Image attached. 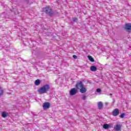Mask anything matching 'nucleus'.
Here are the masks:
<instances>
[{
	"instance_id": "obj_1",
	"label": "nucleus",
	"mask_w": 131,
	"mask_h": 131,
	"mask_svg": "<svg viewBox=\"0 0 131 131\" xmlns=\"http://www.w3.org/2000/svg\"><path fill=\"white\" fill-rule=\"evenodd\" d=\"M50 86L49 84H45L38 90V92L40 95H42V94L47 93V92L50 91Z\"/></svg>"
},
{
	"instance_id": "obj_2",
	"label": "nucleus",
	"mask_w": 131,
	"mask_h": 131,
	"mask_svg": "<svg viewBox=\"0 0 131 131\" xmlns=\"http://www.w3.org/2000/svg\"><path fill=\"white\" fill-rule=\"evenodd\" d=\"M45 13L49 16H53V9L50 6H47L45 8Z\"/></svg>"
},
{
	"instance_id": "obj_3",
	"label": "nucleus",
	"mask_w": 131,
	"mask_h": 131,
	"mask_svg": "<svg viewBox=\"0 0 131 131\" xmlns=\"http://www.w3.org/2000/svg\"><path fill=\"white\" fill-rule=\"evenodd\" d=\"M124 29L127 31V32H131V24L128 23L125 24L124 25Z\"/></svg>"
},
{
	"instance_id": "obj_4",
	"label": "nucleus",
	"mask_w": 131,
	"mask_h": 131,
	"mask_svg": "<svg viewBox=\"0 0 131 131\" xmlns=\"http://www.w3.org/2000/svg\"><path fill=\"white\" fill-rule=\"evenodd\" d=\"M83 86V83H82V81H81L78 82L75 85V87L76 88L77 90H80Z\"/></svg>"
},
{
	"instance_id": "obj_5",
	"label": "nucleus",
	"mask_w": 131,
	"mask_h": 131,
	"mask_svg": "<svg viewBox=\"0 0 131 131\" xmlns=\"http://www.w3.org/2000/svg\"><path fill=\"white\" fill-rule=\"evenodd\" d=\"M78 93V91L77 90L76 88H73L71 89L70 91V96H74V95H76Z\"/></svg>"
},
{
	"instance_id": "obj_6",
	"label": "nucleus",
	"mask_w": 131,
	"mask_h": 131,
	"mask_svg": "<svg viewBox=\"0 0 131 131\" xmlns=\"http://www.w3.org/2000/svg\"><path fill=\"white\" fill-rule=\"evenodd\" d=\"M120 129H121V125L117 124L114 126V130H115V131H120Z\"/></svg>"
},
{
	"instance_id": "obj_7",
	"label": "nucleus",
	"mask_w": 131,
	"mask_h": 131,
	"mask_svg": "<svg viewBox=\"0 0 131 131\" xmlns=\"http://www.w3.org/2000/svg\"><path fill=\"white\" fill-rule=\"evenodd\" d=\"M119 114V110L118 108L114 109V111H113V114L112 115L113 116H117Z\"/></svg>"
},
{
	"instance_id": "obj_8",
	"label": "nucleus",
	"mask_w": 131,
	"mask_h": 131,
	"mask_svg": "<svg viewBox=\"0 0 131 131\" xmlns=\"http://www.w3.org/2000/svg\"><path fill=\"white\" fill-rule=\"evenodd\" d=\"M50 106H51V104L48 102H45L43 104V109H49V108H50Z\"/></svg>"
},
{
	"instance_id": "obj_9",
	"label": "nucleus",
	"mask_w": 131,
	"mask_h": 131,
	"mask_svg": "<svg viewBox=\"0 0 131 131\" xmlns=\"http://www.w3.org/2000/svg\"><path fill=\"white\" fill-rule=\"evenodd\" d=\"M86 88L83 87V86L80 89V92L81 93V94L86 93Z\"/></svg>"
},
{
	"instance_id": "obj_10",
	"label": "nucleus",
	"mask_w": 131,
	"mask_h": 131,
	"mask_svg": "<svg viewBox=\"0 0 131 131\" xmlns=\"http://www.w3.org/2000/svg\"><path fill=\"white\" fill-rule=\"evenodd\" d=\"M98 108L100 110H101V109H102V108H103V103L101 101L98 102Z\"/></svg>"
},
{
	"instance_id": "obj_11",
	"label": "nucleus",
	"mask_w": 131,
	"mask_h": 131,
	"mask_svg": "<svg viewBox=\"0 0 131 131\" xmlns=\"http://www.w3.org/2000/svg\"><path fill=\"white\" fill-rule=\"evenodd\" d=\"M2 116L4 118H6V117H8V113H7L6 112H3L2 114Z\"/></svg>"
},
{
	"instance_id": "obj_12",
	"label": "nucleus",
	"mask_w": 131,
	"mask_h": 131,
	"mask_svg": "<svg viewBox=\"0 0 131 131\" xmlns=\"http://www.w3.org/2000/svg\"><path fill=\"white\" fill-rule=\"evenodd\" d=\"M90 70L91 71H97V67L94 66H92L91 67Z\"/></svg>"
},
{
	"instance_id": "obj_13",
	"label": "nucleus",
	"mask_w": 131,
	"mask_h": 131,
	"mask_svg": "<svg viewBox=\"0 0 131 131\" xmlns=\"http://www.w3.org/2000/svg\"><path fill=\"white\" fill-rule=\"evenodd\" d=\"M35 85H39L40 84V80L37 79L35 81Z\"/></svg>"
},
{
	"instance_id": "obj_14",
	"label": "nucleus",
	"mask_w": 131,
	"mask_h": 131,
	"mask_svg": "<svg viewBox=\"0 0 131 131\" xmlns=\"http://www.w3.org/2000/svg\"><path fill=\"white\" fill-rule=\"evenodd\" d=\"M103 127L105 129H108V128H109L110 126H109V125H108V124H104L103 125Z\"/></svg>"
},
{
	"instance_id": "obj_15",
	"label": "nucleus",
	"mask_w": 131,
	"mask_h": 131,
	"mask_svg": "<svg viewBox=\"0 0 131 131\" xmlns=\"http://www.w3.org/2000/svg\"><path fill=\"white\" fill-rule=\"evenodd\" d=\"M89 59L91 62H95V59L91 56H89Z\"/></svg>"
},
{
	"instance_id": "obj_16",
	"label": "nucleus",
	"mask_w": 131,
	"mask_h": 131,
	"mask_svg": "<svg viewBox=\"0 0 131 131\" xmlns=\"http://www.w3.org/2000/svg\"><path fill=\"white\" fill-rule=\"evenodd\" d=\"M3 94H4V90L0 87V96L3 95Z\"/></svg>"
},
{
	"instance_id": "obj_17",
	"label": "nucleus",
	"mask_w": 131,
	"mask_h": 131,
	"mask_svg": "<svg viewBox=\"0 0 131 131\" xmlns=\"http://www.w3.org/2000/svg\"><path fill=\"white\" fill-rule=\"evenodd\" d=\"M125 116V114L123 113L121 114V115L120 116V117H121V118H124Z\"/></svg>"
},
{
	"instance_id": "obj_18",
	"label": "nucleus",
	"mask_w": 131,
	"mask_h": 131,
	"mask_svg": "<svg viewBox=\"0 0 131 131\" xmlns=\"http://www.w3.org/2000/svg\"><path fill=\"white\" fill-rule=\"evenodd\" d=\"M77 20H78L77 18H73V22H77Z\"/></svg>"
},
{
	"instance_id": "obj_19",
	"label": "nucleus",
	"mask_w": 131,
	"mask_h": 131,
	"mask_svg": "<svg viewBox=\"0 0 131 131\" xmlns=\"http://www.w3.org/2000/svg\"><path fill=\"white\" fill-rule=\"evenodd\" d=\"M96 92H97V93H101V89H97L96 90Z\"/></svg>"
},
{
	"instance_id": "obj_20",
	"label": "nucleus",
	"mask_w": 131,
	"mask_h": 131,
	"mask_svg": "<svg viewBox=\"0 0 131 131\" xmlns=\"http://www.w3.org/2000/svg\"><path fill=\"white\" fill-rule=\"evenodd\" d=\"M73 58H74V59H77V56H76V55H73Z\"/></svg>"
},
{
	"instance_id": "obj_21",
	"label": "nucleus",
	"mask_w": 131,
	"mask_h": 131,
	"mask_svg": "<svg viewBox=\"0 0 131 131\" xmlns=\"http://www.w3.org/2000/svg\"><path fill=\"white\" fill-rule=\"evenodd\" d=\"M85 99H86V96H83V97H82V100H85Z\"/></svg>"
},
{
	"instance_id": "obj_22",
	"label": "nucleus",
	"mask_w": 131,
	"mask_h": 131,
	"mask_svg": "<svg viewBox=\"0 0 131 131\" xmlns=\"http://www.w3.org/2000/svg\"><path fill=\"white\" fill-rule=\"evenodd\" d=\"M112 95H113L112 94H110V96H112Z\"/></svg>"
},
{
	"instance_id": "obj_23",
	"label": "nucleus",
	"mask_w": 131,
	"mask_h": 131,
	"mask_svg": "<svg viewBox=\"0 0 131 131\" xmlns=\"http://www.w3.org/2000/svg\"><path fill=\"white\" fill-rule=\"evenodd\" d=\"M105 104H106V105H107L108 103H106Z\"/></svg>"
}]
</instances>
